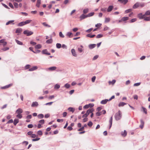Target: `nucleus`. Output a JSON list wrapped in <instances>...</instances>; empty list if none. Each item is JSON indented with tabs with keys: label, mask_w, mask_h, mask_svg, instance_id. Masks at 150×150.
<instances>
[{
	"label": "nucleus",
	"mask_w": 150,
	"mask_h": 150,
	"mask_svg": "<svg viewBox=\"0 0 150 150\" xmlns=\"http://www.w3.org/2000/svg\"><path fill=\"white\" fill-rule=\"evenodd\" d=\"M71 52L72 55L75 57H76L77 56V54L76 53V52L75 51V50L74 49H72L71 50Z\"/></svg>",
	"instance_id": "9"
},
{
	"label": "nucleus",
	"mask_w": 150,
	"mask_h": 150,
	"mask_svg": "<svg viewBox=\"0 0 150 150\" xmlns=\"http://www.w3.org/2000/svg\"><path fill=\"white\" fill-rule=\"evenodd\" d=\"M37 134L39 135H40V136L42 135V132L41 130L38 131L37 132Z\"/></svg>",
	"instance_id": "49"
},
{
	"label": "nucleus",
	"mask_w": 150,
	"mask_h": 150,
	"mask_svg": "<svg viewBox=\"0 0 150 150\" xmlns=\"http://www.w3.org/2000/svg\"><path fill=\"white\" fill-rule=\"evenodd\" d=\"M89 107V105H86L84 106L83 107V108L84 109H88Z\"/></svg>",
	"instance_id": "53"
},
{
	"label": "nucleus",
	"mask_w": 150,
	"mask_h": 150,
	"mask_svg": "<svg viewBox=\"0 0 150 150\" xmlns=\"http://www.w3.org/2000/svg\"><path fill=\"white\" fill-rule=\"evenodd\" d=\"M145 15H150V11H147L145 13Z\"/></svg>",
	"instance_id": "54"
},
{
	"label": "nucleus",
	"mask_w": 150,
	"mask_h": 150,
	"mask_svg": "<svg viewBox=\"0 0 150 150\" xmlns=\"http://www.w3.org/2000/svg\"><path fill=\"white\" fill-rule=\"evenodd\" d=\"M103 36V35L102 34H98V35L96 37L97 38H100L102 37Z\"/></svg>",
	"instance_id": "52"
},
{
	"label": "nucleus",
	"mask_w": 150,
	"mask_h": 150,
	"mask_svg": "<svg viewBox=\"0 0 150 150\" xmlns=\"http://www.w3.org/2000/svg\"><path fill=\"white\" fill-rule=\"evenodd\" d=\"M118 1L124 4H125L128 1V0H118Z\"/></svg>",
	"instance_id": "12"
},
{
	"label": "nucleus",
	"mask_w": 150,
	"mask_h": 150,
	"mask_svg": "<svg viewBox=\"0 0 150 150\" xmlns=\"http://www.w3.org/2000/svg\"><path fill=\"white\" fill-rule=\"evenodd\" d=\"M66 35L69 38H71L72 37V33L70 32H68L67 33Z\"/></svg>",
	"instance_id": "20"
},
{
	"label": "nucleus",
	"mask_w": 150,
	"mask_h": 150,
	"mask_svg": "<svg viewBox=\"0 0 150 150\" xmlns=\"http://www.w3.org/2000/svg\"><path fill=\"white\" fill-rule=\"evenodd\" d=\"M145 16V15H143L142 13H139L138 15V17L140 19H142L144 18Z\"/></svg>",
	"instance_id": "4"
},
{
	"label": "nucleus",
	"mask_w": 150,
	"mask_h": 150,
	"mask_svg": "<svg viewBox=\"0 0 150 150\" xmlns=\"http://www.w3.org/2000/svg\"><path fill=\"white\" fill-rule=\"evenodd\" d=\"M112 116L110 118L109 122L110 123L109 129H110L112 126Z\"/></svg>",
	"instance_id": "16"
},
{
	"label": "nucleus",
	"mask_w": 150,
	"mask_h": 150,
	"mask_svg": "<svg viewBox=\"0 0 150 150\" xmlns=\"http://www.w3.org/2000/svg\"><path fill=\"white\" fill-rule=\"evenodd\" d=\"M113 8V6H108V9H107V11L108 12H110L111 11Z\"/></svg>",
	"instance_id": "10"
},
{
	"label": "nucleus",
	"mask_w": 150,
	"mask_h": 150,
	"mask_svg": "<svg viewBox=\"0 0 150 150\" xmlns=\"http://www.w3.org/2000/svg\"><path fill=\"white\" fill-rule=\"evenodd\" d=\"M39 122L40 123L39 124H43L44 123L45 121L44 120H40L39 121Z\"/></svg>",
	"instance_id": "50"
},
{
	"label": "nucleus",
	"mask_w": 150,
	"mask_h": 150,
	"mask_svg": "<svg viewBox=\"0 0 150 150\" xmlns=\"http://www.w3.org/2000/svg\"><path fill=\"white\" fill-rule=\"evenodd\" d=\"M122 113L120 110H119L118 112L116 113L115 115V118L116 120H120L122 117Z\"/></svg>",
	"instance_id": "1"
},
{
	"label": "nucleus",
	"mask_w": 150,
	"mask_h": 150,
	"mask_svg": "<svg viewBox=\"0 0 150 150\" xmlns=\"http://www.w3.org/2000/svg\"><path fill=\"white\" fill-rule=\"evenodd\" d=\"M68 110L70 112H73L75 110L74 108L71 107H69L68 109Z\"/></svg>",
	"instance_id": "29"
},
{
	"label": "nucleus",
	"mask_w": 150,
	"mask_h": 150,
	"mask_svg": "<svg viewBox=\"0 0 150 150\" xmlns=\"http://www.w3.org/2000/svg\"><path fill=\"white\" fill-rule=\"evenodd\" d=\"M56 47L58 49L60 48L61 47V45L60 43H57L56 45Z\"/></svg>",
	"instance_id": "40"
},
{
	"label": "nucleus",
	"mask_w": 150,
	"mask_h": 150,
	"mask_svg": "<svg viewBox=\"0 0 150 150\" xmlns=\"http://www.w3.org/2000/svg\"><path fill=\"white\" fill-rule=\"evenodd\" d=\"M70 85L68 83H66L64 85V87H65L66 88H70Z\"/></svg>",
	"instance_id": "36"
},
{
	"label": "nucleus",
	"mask_w": 150,
	"mask_h": 150,
	"mask_svg": "<svg viewBox=\"0 0 150 150\" xmlns=\"http://www.w3.org/2000/svg\"><path fill=\"white\" fill-rule=\"evenodd\" d=\"M126 103H125L123 102H121L119 104L118 106L119 107H121V106H124L125 105H126Z\"/></svg>",
	"instance_id": "28"
},
{
	"label": "nucleus",
	"mask_w": 150,
	"mask_h": 150,
	"mask_svg": "<svg viewBox=\"0 0 150 150\" xmlns=\"http://www.w3.org/2000/svg\"><path fill=\"white\" fill-rule=\"evenodd\" d=\"M94 13V12H91V13H88V15H87L88 17L92 16H93V15Z\"/></svg>",
	"instance_id": "42"
},
{
	"label": "nucleus",
	"mask_w": 150,
	"mask_h": 150,
	"mask_svg": "<svg viewBox=\"0 0 150 150\" xmlns=\"http://www.w3.org/2000/svg\"><path fill=\"white\" fill-rule=\"evenodd\" d=\"M14 21V20L9 21H8L6 23V25H8L10 24H12L14 25V23H13Z\"/></svg>",
	"instance_id": "17"
},
{
	"label": "nucleus",
	"mask_w": 150,
	"mask_h": 150,
	"mask_svg": "<svg viewBox=\"0 0 150 150\" xmlns=\"http://www.w3.org/2000/svg\"><path fill=\"white\" fill-rule=\"evenodd\" d=\"M123 137H125L127 135V132L125 130L124 132H122L121 133Z\"/></svg>",
	"instance_id": "32"
},
{
	"label": "nucleus",
	"mask_w": 150,
	"mask_h": 150,
	"mask_svg": "<svg viewBox=\"0 0 150 150\" xmlns=\"http://www.w3.org/2000/svg\"><path fill=\"white\" fill-rule=\"evenodd\" d=\"M141 124L139 126V127L142 129L144 127V122L142 119L140 120Z\"/></svg>",
	"instance_id": "8"
},
{
	"label": "nucleus",
	"mask_w": 150,
	"mask_h": 150,
	"mask_svg": "<svg viewBox=\"0 0 150 150\" xmlns=\"http://www.w3.org/2000/svg\"><path fill=\"white\" fill-rule=\"evenodd\" d=\"M19 122V120L17 119H15L14 120L13 124L14 125H16L17 123Z\"/></svg>",
	"instance_id": "30"
},
{
	"label": "nucleus",
	"mask_w": 150,
	"mask_h": 150,
	"mask_svg": "<svg viewBox=\"0 0 150 150\" xmlns=\"http://www.w3.org/2000/svg\"><path fill=\"white\" fill-rule=\"evenodd\" d=\"M38 69V67L37 66H34L32 68H30L29 69L30 71H33L37 69Z\"/></svg>",
	"instance_id": "15"
},
{
	"label": "nucleus",
	"mask_w": 150,
	"mask_h": 150,
	"mask_svg": "<svg viewBox=\"0 0 150 150\" xmlns=\"http://www.w3.org/2000/svg\"><path fill=\"white\" fill-rule=\"evenodd\" d=\"M14 5L15 7L16 8H18V3L16 2H14Z\"/></svg>",
	"instance_id": "56"
},
{
	"label": "nucleus",
	"mask_w": 150,
	"mask_h": 150,
	"mask_svg": "<svg viewBox=\"0 0 150 150\" xmlns=\"http://www.w3.org/2000/svg\"><path fill=\"white\" fill-rule=\"evenodd\" d=\"M59 36L60 37L64 38V35L62 34V32H60L59 33Z\"/></svg>",
	"instance_id": "43"
},
{
	"label": "nucleus",
	"mask_w": 150,
	"mask_h": 150,
	"mask_svg": "<svg viewBox=\"0 0 150 150\" xmlns=\"http://www.w3.org/2000/svg\"><path fill=\"white\" fill-rule=\"evenodd\" d=\"M96 46L95 44H92L89 45V47L90 49H92L94 48Z\"/></svg>",
	"instance_id": "21"
},
{
	"label": "nucleus",
	"mask_w": 150,
	"mask_h": 150,
	"mask_svg": "<svg viewBox=\"0 0 150 150\" xmlns=\"http://www.w3.org/2000/svg\"><path fill=\"white\" fill-rule=\"evenodd\" d=\"M139 6V3L137 2L133 6V8L134 9H135L137 8Z\"/></svg>",
	"instance_id": "7"
},
{
	"label": "nucleus",
	"mask_w": 150,
	"mask_h": 150,
	"mask_svg": "<svg viewBox=\"0 0 150 150\" xmlns=\"http://www.w3.org/2000/svg\"><path fill=\"white\" fill-rule=\"evenodd\" d=\"M41 4V0H37V3L36 6L39 8L40 6V5Z\"/></svg>",
	"instance_id": "19"
},
{
	"label": "nucleus",
	"mask_w": 150,
	"mask_h": 150,
	"mask_svg": "<svg viewBox=\"0 0 150 150\" xmlns=\"http://www.w3.org/2000/svg\"><path fill=\"white\" fill-rule=\"evenodd\" d=\"M38 105V104L37 102H33L31 105L32 107H37Z\"/></svg>",
	"instance_id": "11"
},
{
	"label": "nucleus",
	"mask_w": 150,
	"mask_h": 150,
	"mask_svg": "<svg viewBox=\"0 0 150 150\" xmlns=\"http://www.w3.org/2000/svg\"><path fill=\"white\" fill-rule=\"evenodd\" d=\"M15 41L17 43L20 45H23V43L17 40H15Z\"/></svg>",
	"instance_id": "26"
},
{
	"label": "nucleus",
	"mask_w": 150,
	"mask_h": 150,
	"mask_svg": "<svg viewBox=\"0 0 150 150\" xmlns=\"http://www.w3.org/2000/svg\"><path fill=\"white\" fill-rule=\"evenodd\" d=\"M96 79V77L95 76H93L92 79H91V81H92L93 82H95V80Z\"/></svg>",
	"instance_id": "58"
},
{
	"label": "nucleus",
	"mask_w": 150,
	"mask_h": 150,
	"mask_svg": "<svg viewBox=\"0 0 150 150\" xmlns=\"http://www.w3.org/2000/svg\"><path fill=\"white\" fill-rule=\"evenodd\" d=\"M93 30V28H90L86 30V32L89 33H90Z\"/></svg>",
	"instance_id": "61"
},
{
	"label": "nucleus",
	"mask_w": 150,
	"mask_h": 150,
	"mask_svg": "<svg viewBox=\"0 0 150 150\" xmlns=\"http://www.w3.org/2000/svg\"><path fill=\"white\" fill-rule=\"evenodd\" d=\"M145 6V4L144 3H139V6H140L141 7H143Z\"/></svg>",
	"instance_id": "60"
},
{
	"label": "nucleus",
	"mask_w": 150,
	"mask_h": 150,
	"mask_svg": "<svg viewBox=\"0 0 150 150\" xmlns=\"http://www.w3.org/2000/svg\"><path fill=\"white\" fill-rule=\"evenodd\" d=\"M102 112H99V111L98 112L96 113V115L97 116H100L102 114Z\"/></svg>",
	"instance_id": "51"
},
{
	"label": "nucleus",
	"mask_w": 150,
	"mask_h": 150,
	"mask_svg": "<svg viewBox=\"0 0 150 150\" xmlns=\"http://www.w3.org/2000/svg\"><path fill=\"white\" fill-rule=\"evenodd\" d=\"M88 17V16L87 15H85L84 14H82L80 16V20H82L83 19L85 18H86Z\"/></svg>",
	"instance_id": "6"
},
{
	"label": "nucleus",
	"mask_w": 150,
	"mask_h": 150,
	"mask_svg": "<svg viewBox=\"0 0 150 150\" xmlns=\"http://www.w3.org/2000/svg\"><path fill=\"white\" fill-rule=\"evenodd\" d=\"M57 69V67H52L48 68V69L50 71H53Z\"/></svg>",
	"instance_id": "23"
},
{
	"label": "nucleus",
	"mask_w": 150,
	"mask_h": 150,
	"mask_svg": "<svg viewBox=\"0 0 150 150\" xmlns=\"http://www.w3.org/2000/svg\"><path fill=\"white\" fill-rule=\"evenodd\" d=\"M93 125V123L92 122L90 121L88 124V125L90 127H91Z\"/></svg>",
	"instance_id": "59"
},
{
	"label": "nucleus",
	"mask_w": 150,
	"mask_h": 150,
	"mask_svg": "<svg viewBox=\"0 0 150 150\" xmlns=\"http://www.w3.org/2000/svg\"><path fill=\"white\" fill-rule=\"evenodd\" d=\"M38 117L39 119H42L43 118L44 115L43 114H40L38 115Z\"/></svg>",
	"instance_id": "33"
},
{
	"label": "nucleus",
	"mask_w": 150,
	"mask_h": 150,
	"mask_svg": "<svg viewBox=\"0 0 150 150\" xmlns=\"http://www.w3.org/2000/svg\"><path fill=\"white\" fill-rule=\"evenodd\" d=\"M42 46L40 44H38L35 46V48L37 49H39Z\"/></svg>",
	"instance_id": "37"
},
{
	"label": "nucleus",
	"mask_w": 150,
	"mask_h": 150,
	"mask_svg": "<svg viewBox=\"0 0 150 150\" xmlns=\"http://www.w3.org/2000/svg\"><path fill=\"white\" fill-rule=\"evenodd\" d=\"M109 101L107 99H105V100H102L101 102L100 103L102 104H105L107 103V102Z\"/></svg>",
	"instance_id": "13"
},
{
	"label": "nucleus",
	"mask_w": 150,
	"mask_h": 150,
	"mask_svg": "<svg viewBox=\"0 0 150 150\" xmlns=\"http://www.w3.org/2000/svg\"><path fill=\"white\" fill-rule=\"evenodd\" d=\"M140 84H141V83H140V82L135 83L134 84V86H139Z\"/></svg>",
	"instance_id": "62"
},
{
	"label": "nucleus",
	"mask_w": 150,
	"mask_h": 150,
	"mask_svg": "<svg viewBox=\"0 0 150 150\" xmlns=\"http://www.w3.org/2000/svg\"><path fill=\"white\" fill-rule=\"evenodd\" d=\"M9 49V48L8 47H5L2 48L1 50L5 51L8 50Z\"/></svg>",
	"instance_id": "48"
},
{
	"label": "nucleus",
	"mask_w": 150,
	"mask_h": 150,
	"mask_svg": "<svg viewBox=\"0 0 150 150\" xmlns=\"http://www.w3.org/2000/svg\"><path fill=\"white\" fill-rule=\"evenodd\" d=\"M63 121V120L62 119H57V121L58 122H62Z\"/></svg>",
	"instance_id": "63"
},
{
	"label": "nucleus",
	"mask_w": 150,
	"mask_h": 150,
	"mask_svg": "<svg viewBox=\"0 0 150 150\" xmlns=\"http://www.w3.org/2000/svg\"><path fill=\"white\" fill-rule=\"evenodd\" d=\"M25 25V21L22 22L21 23H20L18 24V26H23L24 25Z\"/></svg>",
	"instance_id": "22"
},
{
	"label": "nucleus",
	"mask_w": 150,
	"mask_h": 150,
	"mask_svg": "<svg viewBox=\"0 0 150 150\" xmlns=\"http://www.w3.org/2000/svg\"><path fill=\"white\" fill-rule=\"evenodd\" d=\"M60 86L59 85L56 84L54 86V88L55 89H58L60 88Z\"/></svg>",
	"instance_id": "46"
},
{
	"label": "nucleus",
	"mask_w": 150,
	"mask_h": 150,
	"mask_svg": "<svg viewBox=\"0 0 150 150\" xmlns=\"http://www.w3.org/2000/svg\"><path fill=\"white\" fill-rule=\"evenodd\" d=\"M22 31V29L21 28H17L16 31V33H21Z\"/></svg>",
	"instance_id": "18"
},
{
	"label": "nucleus",
	"mask_w": 150,
	"mask_h": 150,
	"mask_svg": "<svg viewBox=\"0 0 150 150\" xmlns=\"http://www.w3.org/2000/svg\"><path fill=\"white\" fill-rule=\"evenodd\" d=\"M132 11V9H129L127 10H126L125 11V13H128L129 12H130L131 11Z\"/></svg>",
	"instance_id": "34"
},
{
	"label": "nucleus",
	"mask_w": 150,
	"mask_h": 150,
	"mask_svg": "<svg viewBox=\"0 0 150 150\" xmlns=\"http://www.w3.org/2000/svg\"><path fill=\"white\" fill-rule=\"evenodd\" d=\"M30 44L33 45H35L36 44V43L32 41H30Z\"/></svg>",
	"instance_id": "57"
},
{
	"label": "nucleus",
	"mask_w": 150,
	"mask_h": 150,
	"mask_svg": "<svg viewBox=\"0 0 150 150\" xmlns=\"http://www.w3.org/2000/svg\"><path fill=\"white\" fill-rule=\"evenodd\" d=\"M26 118L28 119H30L32 118V115H28L26 117Z\"/></svg>",
	"instance_id": "64"
},
{
	"label": "nucleus",
	"mask_w": 150,
	"mask_h": 150,
	"mask_svg": "<svg viewBox=\"0 0 150 150\" xmlns=\"http://www.w3.org/2000/svg\"><path fill=\"white\" fill-rule=\"evenodd\" d=\"M23 112V110L21 108L18 109L16 111V113L18 114H20Z\"/></svg>",
	"instance_id": "14"
},
{
	"label": "nucleus",
	"mask_w": 150,
	"mask_h": 150,
	"mask_svg": "<svg viewBox=\"0 0 150 150\" xmlns=\"http://www.w3.org/2000/svg\"><path fill=\"white\" fill-rule=\"evenodd\" d=\"M94 110L93 108L89 109L87 111L86 113L85 114V115H86V116L87 117L90 113H92Z\"/></svg>",
	"instance_id": "3"
},
{
	"label": "nucleus",
	"mask_w": 150,
	"mask_h": 150,
	"mask_svg": "<svg viewBox=\"0 0 150 150\" xmlns=\"http://www.w3.org/2000/svg\"><path fill=\"white\" fill-rule=\"evenodd\" d=\"M52 42V39L47 40L46 41V42L48 44L51 43Z\"/></svg>",
	"instance_id": "38"
},
{
	"label": "nucleus",
	"mask_w": 150,
	"mask_h": 150,
	"mask_svg": "<svg viewBox=\"0 0 150 150\" xmlns=\"http://www.w3.org/2000/svg\"><path fill=\"white\" fill-rule=\"evenodd\" d=\"M144 20L145 21H149L150 20V16L145 17H144Z\"/></svg>",
	"instance_id": "39"
},
{
	"label": "nucleus",
	"mask_w": 150,
	"mask_h": 150,
	"mask_svg": "<svg viewBox=\"0 0 150 150\" xmlns=\"http://www.w3.org/2000/svg\"><path fill=\"white\" fill-rule=\"evenodd\" d=\"M22 115L21 114H18L16 115V117L19 119H21L22 117Z\"/></svg>",
	"instance_id": "55"
},
{
	"label": "nucleus",
	"mask_w": 150,
	"mask_h": 150,
	"mask_svg": "<svg viewBox=\"0 0 150 150\" xmlns=\"http://www.w3.org/2000/svg\"><path fill=\"white\" fill-rule=\"evenodd\" d=\"M142 111H143L144 113L146 114L147 113V111L146 109L143 107H142Z\"/></svg>",
	"instance_id": "35"
},
{
	"label": "nucleus",
	"mask_w": 150,
	"mask_h": 150,
	"mask_svg": "<svg viewBox=\"0 0 150 150\" xmlns=\"http://www.w3.org/2000/svg\"><path fill=\"white\" fill-rule=\"evenodd\" d=\"M33 33V32L30 31L28 30H25L23 32L24 34L26 35L27 36H29L32 35Z\"/></svg>",
	"instance_id": "2"
},
{
	"label": "nucleus",
	"mask_w": 150,
	"mask_h": 150,
	"mask_svg": "<svg viewBox=\"0 0 150 150\" xmlns=\"http://www.w3.org/2000/svg\"><path fill=\"white\" fill-rule=\"evenodd\" d=\"M42 53L43 54H46L48 55H49L50 54V53L48 52L47 49H45L43 50L42 52Z\"/></svg>",
	"instance_id": "5"
},
{
	"label": "nucleus",
	"mask_w": 150,
	"mask_h": 150,
	"mask_svg": "<svg viewBox=\"0 0 150 150\" xmlns=\"http://www.w3.org/2000/svg\"><path fill=\"white\" fill-rule=\"evenodd\" d=\"M32 21L31 20H27L25 21V24L30 23Z\"/></svg>",
	"instance_id": "44"
},
{
	"label": "nucleus",
	"mask_w": 150,
	"mask_h": 150,
	"mask_svg": "<svg viewBox=\"0 0 150 150\" xmlns=\"http://www.w3.org/2000/svg\"><path fill=\"white\" fill-rule=\"evenodd\" d=\"M96 36L95 35H91V33L87 34L86 36L88 37H89L91 38L94 37Z\"/></svg>",
	"instance_id": "24"
},
{
	"label": "nucleus",
	"mask_w": 150,
	"mask_h": 150,
	"mask_svg": "<svg viewBox=\"0 0 150 150\" xmlns=\"http://www.w3.org/2000/svg\"><path fill=\"white\" fill-rule=\"evenodd\" d=\"M123 21H125L128 20L129 19V18L128 17H124L122 18Z\"/></svg>",
	"instance_id": "41"
},
{
	"label": "nucleus",
	"mask_w": 150,
	"mask_h": 150,
	"mask_svg": "<svg viewBox=\"0 0 150 150\" xmlns=\"http://www.w3.org/2000/svg\"><path fill=\"white\" fill-rule=\"evenodd\" d=\"M12 84H10L9 85H6L5 86H4L2 87L1 88L2 89H6V88H9V87H10V86H12Z\"/></svg>",
	"instance_id": "25"
},
{
	"label": "nucleus",
	"mask_w": 150,
	"mask_h": 150,
	"mask_svg": "<svg viewBox=\"0 0 150 150\" xmlns=\"http://www.w3.org/2000/svg\"><path fill=\"white\" fill-rule=\"evenodd\" d=\"M110 19L109 18L106 17L105 19V23H107L109 22L110 21Z\"/></svg>",
	"instance_id": "27"
},
{
	"label": "nucleus",
	"mask_w": 150,
	"mask_h": 150,
	"mask_svg": "<svg viewBox=\"0 0 150 150\" xmlns=\"http://www.w3.org/2000/svg\"><path fill=\"white\" fill-rule=\"evenodd\" d=\"M116 81L115 80H113L112 81H109V83L110 85L112 84L113 85L115 83Z\"/></svg>",
	"instance_id": "31"
},
{
	"label": "nucleus",
	"mask_w": 150,
	"mask_h": 150,
	"mask_svg": "<svg viewBox=\"0 0 150 150\" xmlns=\"http://www.w3.org/2000/svg\"><path fill=\"white\" fill-rule=\"evenodd\" d=\"M42 24L45 26L47 27H50V26L47 24L45 22L42 23Z\"/></svg>",
	"instance_id": "45"
},
{
	"label": "nucleus",
	"mask_w": 150,
	"mask_h": 150,
	"mask_svg": "<svg viewBox=\"0 0 150 150\" xmlns=\"http://www.w3.org/2000/svg\"><path fill=\"white\" fill-rule=\"evenodd\" d=\"M88 11V8L84 9L83 11L84 13L85 14L87 13Z\"/></svg>",
	"instance_id": "47"
}]
</instances>
